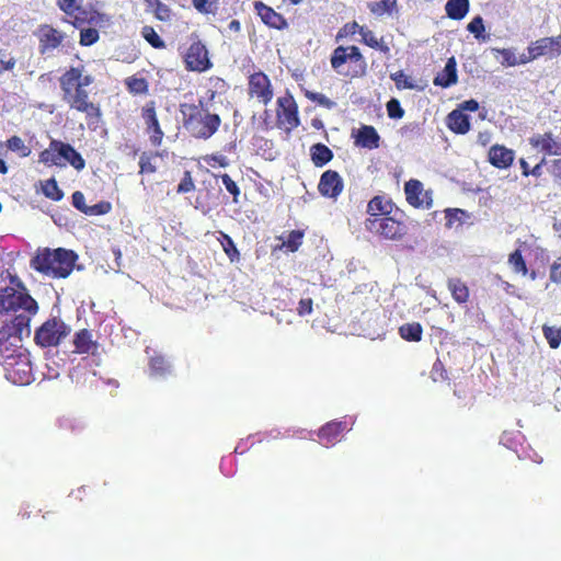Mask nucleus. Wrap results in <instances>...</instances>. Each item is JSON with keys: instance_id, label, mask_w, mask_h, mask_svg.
<instances>
[{"instance_id": "f257e3e1", "label": "nucleus", "mask_w": 561, "mask_h": 561, "mask_svg": "<svg viewBox=\"0 0 561 561\" xmlns=\"http://www.w3.org/2000/svg\"><path fill=\"white\" fill-rule=\"evenodd\" d=\"M61 100L71 111L85 115L89 127H96L102 118L100 105L90 98L88 87L94 83V77L84 73L82 65L70 67L59 77Z\"/></svg>"}, {"instance_id": "f03ea898", "label": "nucleus", "mask_w": 561, "mask_h": 561, "mask_svg": "<svg viewBox=\"0 0 561 561\" xmlns=\"http://www.w3.org/2000/svg\"><path fill=\"white\" fill-rule=\"evenodd\" d=\"M9 285L0 289V314L12 316V329L20 336L30 334V322L37 314L38 305L18 275H8Z\"/></svg>"}, {"instance_id": "7ed1b4c3", "label": "nucleus", "mask_w": 561, "mask_h": 561, "mask_svg": "<svg viewBox=\"0 0 561 561\" xmlns=\"http://www.w3.org/2000/svg\"><path fill=\"white\" fill-rule=\"evenodd\" d=\"M78 257L73 250L44 248L36 251L30 266L46 277L66 278L71 275Z\"/></svg>"}, {"instance_id": "20e7f679", "label": "nucleus", "mask_w": 561, "mask_h": 561, "mask_svg": "<svg viewBox=\"0 0 561 561\" xmlns=\"http://www.w3.org/2000/svg\"><path fill=\"white\" fill-rule=\"evenodd\" d=\"M180 113L185 130L195 139H209L222 123L218 114L209 112L203 100L198 103H181Z\"/></svg>"}, {"instance_id": "39448f33", "label": "nucleus", "mask_w": 561, "mask_h": 561, "mask_svg": "<svg viewBox=\"0 0 561 561\" xmlns=\"http://www.w3.org/2000/svg\"><path fill=\"white\" fill-rule=\"evenodd\" d=\"M330 65L344 78H363L367 71L366 59L356 45H339L331 53Z\"/></svg>"}, {"instance_id": "423d86ee", "label": "nucleus", "mask_w": 561, "mask_h": 561, "mask_svg": "<svg viewBox=\"0 0 561 561\" xmlns=\"http://www.w3.org/2000/svg\"><path fill=\"white\" fill-rule=\"evenodd\" d=\"M38 161L49 167H65L68 163L78 171L84 168L81 153L76 151L71 145L56 139L50 140L49 147L38 154Z\"/></svg>"}, {"instance_id": "0eeeda50", "label": "nucleus", "mask_w": 561, "mask_h": 561, "mask_svg": "<svg viewBox=\"0 0 561 561\" xmlns=\"http://www.w3.org/2000/svg\"><path fill=\"white\" fill-rule=\"evenodd\" d=\"M69 334H71V327L64 319L51 317L36 329L34 341L41 347H57Z\"/></svg>"}, {"instance_id": "6e6552de", "label": "nucleus", "mask_w": 561, "mask_h": 561, "mask_svg": "<svg viewBox=\"0 0 561 561\" xmlns=\"http://www.w3.org/2000/svg\"><path fill=\"white\" fill-rule=\"evenodd\" d=\"M365 228L368 232L391 241L402 240L409 232L407 225L396 216L368 217Z\"/></svg>"}, {"instance_id": "1a4fd4ad", "label": "nucleus", "mask_w": 561, "mask_h": 561, "mask_svg": "<svg viewBox=\"0 0 561 561\" xmlns=\"http://www.w3.org/2000/svg\"><path fill=\"white\" fill-rule=\"evenodd\" d=\"M140 118L151 147L160 148L164 138V131L158 118L154 100H149L142 104L140 107Z\"/></svg>"}, {"instance_id": "9d476101", "label": "nucleus", "mask_w": 561, "mask_h": 561, "mask_svg": "<svg viewBox=\"0 0 561 561\" xmlns=\"http://www.w3.org/2000/svg\"><path fill=\"white\" fill-rule=\"evenodd\" d=\"M5 378L13 385H30L34 380L28 355L19 353L9 356L4 363Z\"/></svg>"}, {"instance_id": "9b49d317", "label": "nucleus", "mask_w": 561, "mask_h": 561, "mask_svg": "<svg viewBox=\"0 0 561 561\" xmlns=\"http://www.w3.org/2000/svg\"><path fill=\"white\" fill-rule=\"evenodd\" d=\"M300 124L298 104L291 95L277 99L276 125L286 133L298 128Z\"/></svg>"}, {"instance_id": "f8f14e48", "label": "nucleus", "mask_w": 561, "mask_h": 561, "mask_svg": "<svg viewBox=\"0 0 561 561\" xmlns=\"http://www.w3.org/2000/svg\"><path fill=\"white\" fill-rule=\"evenodd\" d=\"M526 50H528V55L522 58V64L530 62L539 58L553 59L561 54V34L534 41Z\"/></svg>"}, {"instance_id": "ddd939ff", "label": "nucleus", "mask_w": 561, "mask_h": 561, "mask_svg": "<svg viewBox=\"0 0 561 561\" xmlns=\"http://www.w3.org/2000/svg\"><path fill=\"white\" fill-rule=\"evenodd\" d=\"M34 35L37 39V49L42 56L49 55L62 46L67 37L65 32L50 24H41L36 27Z\"/></svg>"}, {"instance_id": "4468645a", "label": "nucleus", "mask_w": 561, "mask_h": 561, "mask_svg": "<svg viewBox=\"0 0 561 561\" xmlns=\"http://www.w3.org/2000/svg\"><path fill=\"white\" fill-rule=\"evenodd\" d=\"M184 64L186 70L195 72L207 71L214 66L207 46L198 38L193 39L188 45L184 54Z\"/></svg>"}, {"instance_id": "2eb2a0df", "label": "nucleus", "mask_w": 561, "mask_h": 561, "mask_svg": "<svg viewBox=\"0 0 561 561\" xmlns=\"http://www.w3.org/2000/svg\"><path fill=\"white\" fill-rule=\"evenodd\" d=\"M248 94L260 103L268 105L274 98L270 78L263 71H256L248 78Z\"/></svg>"}, {"instance_id": "dca6fc26", "label": "nucleus", "mask_w": 561, "mask_h": 561, "mask_svg": "<svg viewBox=\"0 0 561 561\" xmlns=\"http://www.w3.org/2000/svg\"><path fill=\"white\" fill-rule=\"evenodd\" d=\"M405 201L414 208L431 209L433 197L431 191H424L420 180H410L404 183Z\"/></svg>"}, {"instance_id": "f3484780", "label": "nucleus", "mask_w": 561, "mask_h": 561, "mask_svg": "<svg viewBox=\"0 0 561 561\" xmlns=\"http://www.w3.org/2000/svg\"><path fill=\"white\" fill-rule=\"evenodd\" d=\"M318 188L323 197L336 199L344 188L343 179L336 171L328 170L321 174Z\"/></svg>"}, {"instance_id": "a211bd4d", "label": "nucleus", "mask_w": 561, "mask_h": 561, "mask_svg": "<svg viewBox=\"0 0 561 561\" xmlns=\"http://www.w3.org/2000/svg\"><path fill=\"white\" fill-rule=\"evenodd\" d=\"M254 11L259 14L263 24L277 31L287 28V21L282 13H278L274 8L268 7L264 2L256 0L253 3Z\"/></svg>"}, {"instance_id": "6ab92c4d", "label": "nucleus", "mask_w": 561, "mask_h": 561, "mask_svg": "<svg viewBox=\"0 0 561 561\" xmlns=\"http://www.w3.org/2000/svg\"><path fill=\"white\" fill-rule=\"evenodd\" d=\"M73 354L96 355L99 343L91 330L83 328L73 334Z\"/></svg>"}, {"instance_id": "aec40b11", "label": "nucleus", "mask_w": 561, "mask_h": 561, "mask_svg": "<svg viewBox=\"0 0 561 561\" xmlns=\"http://www.w3.org/2000/svg\"><path fill=\"white\" fill-rule=\"evenodd\" d=\"M529 144L545 154L561 156V138H556L551 131L534 134Z\"/></svg>"}, {"instance_id": "412c9836", "label": "nucleus", "mask_w": 561, "mask_h": 561, "mask_svg": "<svg viewBox=\"0 0 561 561\" xmlns=\"http://www.w3.org/2000/svg\"><path fill=\"white\" fill-rule=\"evenodd\" d=\"M515 153L513 149L494 145L489 148L488 160L492 165L499 169L510 168L514 162Z\"/></svg>"}, {"instance_id": "4be33fe9", "label": "nucleus", "mask_w": 561, "mask_h": 561, "mask_svg": "<svg viewBox=\"0 0 561 561\" xmlns=\"http://www.w3.org/2000/svg\"><path fill=\"white\" fill-rule=\"evenodd\" d=\"M345 428V422L333 421L323 424L322 427L319 430L318 434L321 444L327 447H329L330 445H334L339 440L340 435L343 434Z\"/></svg>"}, {"instance_id": "5701e85b", "label": "nucleus", "mask_w": 561, "mask_h": 561, "mask_svg": "<svg viewBox=\"0 0 561 561\" xmlns=\"http://www.w3.org/2000/svg\"><path fill=\"white\" fill-rule=\"evenodd\" d=\"M356 145L362 148L375 149L380 146V135L374 126L364 125L358 128Z\"/></svg>"}, {"instance_id": "b1692460", "label": "nucleus", "mask_w": 561, "mask_h": 561, "mask_svg": "<svg viewBox=\"0 0 561 561\" xmlns=\"http://www.w3.org/2000/svg\"><path fill=\"white\" fill-rule=\"evenodd\" d=\"M447 288L451 298H454L458 305H465L470 300V288L467 287L466 283L461 278L449 277L447 280Z\"/></svg>"}, {"instance_id": "393cba45", "label": "nucleus", "mask_w": 561, "mask_h": 561, "mask_svg": "<svg viewBox=\"0 0 561 561\" xmlns=\"http://www.w3.org/2000/svg\"><path fill=\"white\" fill-rule=\"evenodd\" d=\"M447 126L457 135H465L470 130V118L461 110H454L447 115Z\"/></svg>"}, {"instance_id": "a878e982", "label": "nucleus", "mask_w": 561, "mask_h": 561, "mask_svg": "<svg viewBox=\"0 0 561 561\" xmlns=\"http://www.w3.org/2000/svg\"><path fill=\"white\" fill-rule=\"evenodd\" d=\"M457 83V64L455 57H449L447 60V64L445 66V69L436 75L434 78V84L442 87V88H448L451 84Z\"/></svg>"}, {"instance_id": "bb28decb", "label": "nucleus", "mask_w": 561, "mask_h": 561, "mask_svg": "<svg viewBox=\"0 0 561 561\" xmlns=\"http://www.w3.org/2000/svg\"><path fill=\"white\" fill-rule=\"evenodd\" d=\"M392 211V203L382 196H375L367 204L368 217H387Z\"/></svg>"}, {"instance_id": "cd10ccee", "label": "nucleus", "mask_w": 561, "mask_h": 561, "mask_svg": "<svg viewBox=\"0 0 561 561\" xmlns=\"http://www.w3.org/2000/svg\"><path fill=\"white\" fill-rule=\"evenodd\" d=\"M309 154H311V161L316 168L324 167L334 158V153L331 149L321 142L309 147Z\"/></svg>"}, {"instance_id": "c85d7f7f", "label": "nucleus", "mask_w": 561, "mask_h": 561, "mask_svg": "<svg viewBox=\"0 0 561 561\" xmlns=\"http://www.w3.org/2000/svg\"><path fill=\"white\" fill-rule=\"evenodd\" d=\"M445 8L450 20L461 21L470 9V2L468 0H448Z\"/></svg>"}, {"instance_id": "c756f323", "label": "nucleus", "mask_w": 561, "mask_h": 561, "mask_svg": "<svg viewBox=\"0 0 561 561\" xmlns=\"http://www.w3.org/2000/svg\"><path fill=\"white\" fill-rule=\"evenodd\" d=\"M75 12L72 15H67L70 18V23L76 28H80L85 24H91L96 21V12L95 11H89L81 5L75 7Z\"/></svg>"}, {"instance_id": "7c9ffc66", "label": "nucleus", "mask_w": 561, "mask_h": 561, "mask_svg": "<svg viewBox=\"0 0 561 561\" xmlns=\"http://www.w3.org/2000/svg\"><path fill=\"white\" fill-rule=\"evenodd\" d=\"M359 35L362 37V43L368 47L377 49L386 55L389 54L390 49L387 43L381 39L375 37L374 32L364 26V28H359Z\"/></svg>"}, {"instance_id": "2f4dec72", "label": "nucleus", "mask_w": 561, "mask_h": 561, "mask_svg": "<svg viewBox=\"0 0 561 561\" xmlns=\"http://www.w3.org/2000/svg\"><path fill=\"white\" fill-rule=\"evenodd\" d=\"M162 157L159 151H145L139 158V174H154L158 170L156 159Z\"/></svg>"}, {"instance_id": "473e14b6", "label": "nucleus", "mask_w": 561, "mask_h": 561, "mask_svg": "<svg viewBox=\"0 0 561 561\" xmlns=\"http://www.w3.org/2000/svg\"><path fill=\"white\" fill-rule=\"evenodd\" d=\"M125 85L133 95H148L149 93V83L144 77H128L125 79Z\"/></svg>"}, {"instance_id": "72a5a7b5", "label": "nucleus", "mask_w": 561, "mask_h": 561, "mask_svg": "<svg viewBox=\"0 0 561 561\" xmlns=\"http://www.w3.org/2000/svg\"><path fill=\"white\" fill-rule=\"evenodd\" d=\"M399 335L405 341L420 342L422 339V327L419 322L404 323L399 327Z\"/></svg>"}, {"instance_id": "f704fd0d", "label": "nucleus", "mask_w": 561, "mask_h": 561, "mask_svg": "<svg viewBox=\"0 0 561 561\" xmlns=\"http://www.w3.org/2000/svg\"><path fill=\"white\" fill-rule=\"evenodd\" d=\"M217 240H218L219 244L222 245V250H224L226 256H228L231 262H236L239 260V256H240L239 250L237 249V245L233 243V241L229 234H226L225 232L219 231V237L217 238Z\"/></svg>"}, {"instance_id": "c9c22d12", "label": "nucleus", "mask_w": 561, "mask_h": 561, "mask_svg": "<svg viewBox=\"0 0 561 561\" xmlns=\"http://www.w3.org/2000/svg\"><path fill=\"white\" fill-rule=\"evenodd\" d=\"M396 7L397 0H379L368 3V9H370V12L378 16L391 14Z\"/></svg>"}, {"instance_id": "e433bc0d", "label": "nucleus", "mask_w": 561, "mask_h": 561, "mask_svg": "<svg viewBox=\"0 0 561 561\" xmlns=\"http://www.w3.org/2000/svg\"><path fill=\"white\" fill-rule=\"evenodd\" d=\"M541 332H543L545 339L548 343V346L551 348H558L561 345V327H550L545 324L541 327Z\"/></svg>"}, {"instance_id": "4c0bfd02", "label": "nucleus", "mask_w": 561, "mask_h": 561, "mask_svg": "<svg viewBox=\"0 0 561 561\" xmlns=\"http://www.w3.org/2000/svg\"><path fill=\"white\" fill-rule=\"evenodd\" d=\"M7 148L20 154L21 158H26L31 154V149L18 135H13L7 140Z\"/></svg>"}, {"instance_id": "58836bf2", "label": "nucleus", "mask_w": 561, "mask_h": 561, "mask_svg": "<svg viewBox=\"0 0 561 561\" xmlns=\"http://www.w3.org/2000/svg\"><path fill=\"white\" fill-rule=\"evenodd\" d=\"M390 79L394 81L396 88L399 91L415 89V83L412 78L404 73L403 70H397L396 72L390 73Z\"/></svg>"}, {"instance_id": "ea45409f", "label": "nucleus", "mask_w": 561, "mask_h": 561, "mask_svg": "<svg viewBox=\"0 0 561 561\" xmlns=\"http://www.w3.org/2000/svg\"><path fill=\"white\" fill-rule=\"evenodd\" d=\"M508 264H510L511 268H513V271L516 274L526 276V274H527V266H526V262H525V259H524L523 253L520 252V250H516V251H514L513 253L510 254V256H508Z\"/></svg>"}, {"instance_id": "a19ab883", "label": "nucleus", "mask_w": 561, "mask_h": 561, "mask_svg": "<svg viewBox=\"0 0 561 561\" xmlns=\"http://www.w3.org/2000/svg\"><path fill=\"white\" fill-rule=\"evenodd\" d=\"M150 371L157 376H163L170 373V365L162 355H156L149 359Z\"/></svg>"}, {"instance_id": "79ce46f5", "label": "nucleus", "mask_w": 561, "mask_h": 561, "mask_svg": "<svg viewBox=\"0 0 561 561\" xmlns=\"http://www.w3.org/2000/svg\"><path fill=\"white\" fill-rule=\"evenodd\" d=\"M43 194L46 198L58 202L62 198V192L58 186L57 180L48 179L43 184Z\"/></svg>"}, {"instance_id": "37998d69", "label": "nucleus", "mask_w": 561, "mask_h": 561, "mask_svg": "<svg viewBox=\"0 0 561 561\" xmlns=\"http://www.w3.org/2000/svg\"><path fill=\"white\" fill-rule=\"evenodd\" d=\"M305 231L304 230H293L289 232L288 237L283 243V247L290 252L298 251L300 244L304 242Z\"/></svg>"}, {"instance_id": "c03bdc74", "label": "nucleus", "mask_w": 561, "mask_h": 561, "mask_svg": "<svg viewBox=\"0 0 561 561\" xmlns=\"http://www.w3.org/2000/svg\"><path fill=\"white\" fill-rule=\"evenodd\" d=\"M141 34H142V37H145V39H147V42L149 43L150 46H152L157 49L164 48L165 44H164L163 39L158 35V33L154 31L153 27H151V26L142 27Z\"/></svg>"}, {"instance_id": "a18cd8bd", "label": "nucleus", "mask_w": 561, "mask_h": 561, "mask_svg": "<svg viewBox=\"0 0 561 561\" xmlns=\"http://www.w3.org/2000/svg\"><path fill=\"white\" fill-rule=\"evenodd\" d=\"M305 96L309 101H312L313 103H316V104H318V105H320V106H322V107H324L327 110H332L336 105V103L334 101H331L325 95H323L322 93H319V92H313V91L306 90Z\"/></svg>"}, {"instance_id": "49530a36", "label": "nucleus", "mask_w": 561, "mask_h": 561, "mask_svg": "<svg viewBox=\"0 0 561 561\" xmlns=\"http://www.w3.org/2000/svg\"><path fill=\"white\" fill-rule=\"evenodd\" d=\"M219 179H221L222 184L229 194L232 196V202L238 203L239 202V195H240V188L236 181H233L229 174L222 173L219 175Z\"/></svg>"}, {"instance_id": "de8ad7c7", "label": "nucleus", "mask_w": 561, "mask_h": 561, "mask_svg": "<svg viewBox=\"0 0 561 561\" xmlns=\"http://www.w3.org/2000/svg\"><path fill=\"white\" fill-rule=\"evenodd\" d=\"M467 31H469V33H472L473 36H476V38L478 39H485L484 20H482L480 15L473 18L469 25H467Z\"/></svg>"}, {"instance_id": "09e8293b", "label": "nucleus", "mask_w": 561, "mask_h": 561, "mask_svg": "<svg viewBox=\"0 0 561 561\" xmlns=\"http://www.w3.org/2000/svg\"><path fill=\"white\" fill-rule=\"evenodd\" d=\"M431 377L434 382H442L448 380V373L446 366H444L440 359H435L432 367Z\"/></svg>"}, {"instance_id": "8fccbe9b", "label": "nucleus", "mask_w": 561, "mask_h": 561, "mask_svg": "<svg viewBox=\"0 0 561 561\" xmlns=\"http://www.w3.org/2000/svg\"><path fill=\"white\" fill-rule=\"evenodd\" d=\"M195 190V184L193 180V175L191 171H185L183 179L180 180V183L176 187V193L179 194H187L192 193Z\"/></svg>"}, {"instance_id": "3c124183", "label": "nucleus", "mask_w": 561, "mask_h": 561, "mask_svg": "<svg viewBox=\"0 0 561 561\" xmlns=\"http://www.w3.org/2000/svg\"><path fill=\"white\" fill-rule=\"evenodd\" d=\"M99 39V32L94 27L81 28L80 31V45L90 46Z\"/></svg>"}, {"instance_id": "603ef678", "label": "nucleus", "mask_w": 561, "mask_h": 561, "mask_svg": "<svg viewBox=\"0 0 561 561\" xmlns=\"http://www.w3.org/2000/svg\"><path fill=\"white\" fill-rule=\"evenodd\" d=\"M111 209H112L111 203L102 201L95 205L89 206L88 209L85 210V213H83V214L89 215V216H101V215H105V214L110 213Z\"/></svg>"}, {"instance_id": "864d4df0", "label": "nucleus", "mask_w": 561, "mask_h": 561, "mask_svg": "<svg viewBox=\"0 0 561 561\" xmlns=\"http://www.w3.org/2000/svg\"><path fill=\"white\" fill-rule=\"evenodd\" d=\"M387 113L390 118L400 119L404 116V110L397 99H390L387 103Z\"/></svg>"}, {"instance_id": "5fc2aeb1", "label": "nucleus", "mask_w": 561, "mask_h": 561, "mask_svg": "<svg viewBox=\"0 0 561 561\" xmlns=\"http://www.w3.org/2000/svg\"><path fill=\"white\" fill-rule=\"evenodd\" d=\"M359 28H363V26H359L356 21L346 23L344 26H342V28L339 30L335 39L339 41L346 36L355 35L359 33Z\"/></svg>"}, {"instance_id": "6e6d98bb", "label": "nucleus", "mask_w": 561, "mask_h": 561, "mask_svg": "<svg viewBox=\"0 0 561 561\" xmlns=\"http://www.w3.org/2000/svg\"><path fill=\"white\" fill-rule=\"evenodd\" d=\"M204 161H206V163L213 168H227L229 165V160L226 158V156L219 153L207 154L204 157Z\"/></svg>"}, {"instance_id": "4d7b16f0", "label": "nucleus", "mask_w": 561, "mask_h": 561, "mask_svg": "<svg viewBox=\"0 0 561 561\" xmlns=\"http://www.w3.org/2000/svg\"><path fill=\"white\" fill-rule=\"evenodd\" d=\"M446 213V227L450 229L456 222L461 224V215H463L462 209L458 208H447Z\"/></svg>"}, {"instance_id": "13d9d810", "label": "nucleus", "mask_w": 561, "mask_h": 561, "mask_svg": "<svg viewBox=\"0 0 561 561\" xmlns=\"http://www.w3.org/2000/svg\"><path fill=\"white\" fill-rule=\"evenodd\" d=\"M550 280L554 284H561V255L557 256L550 267Z\"/></svg>"}, {"instance_id": "bf43d9fd", "label": "nucleus", "mask_w": 561, "mask_h": 561, "mask_svg": "<svg viewBox=\"0 0 561 561\" xmlns=\"http://www.w3.org/2000/svg\"><path fill=\"white\" fill-rule=\"evenodd\" d=\"M78 1L79 0H57V7L66 15H72L75 8L80 5L77 3Z\"/></svg>"}, {"instance_id": "052dcab7", "label": "nucleus", "mask_w": 561, "mask_h": 561, "mask_svg": "<svg viewBox=\"0 0 561 561\" xmlns=\"http://www.w3.org/2000/svg\"><path fill=\"white\" fill-rule=\"evenodd\" d=\"M313 300L311 298H302L298 302L297 312L299 316L312 313Z\"/></svg>"}, {"instance_id": "680f3d73", "label": "nucleus", "mask_w": 561, "mask_h": 561, "mask_svg": "<svg viewBox=\"0 0 561 561\" xmlns=\"http://www.w3.org/2000/svg\"><path fill=\"white\" fill-rule=\"evenodd\" d=\"M72 206L78 210L84 213L88 209V205L84 203V195L82 192L72 193Z\"/></svg>"}, {"instance_id": "e2e57ef3", "label": "nucleus", "mask_w": 561, "mask_h": 561, "mask_svg": "<svg viewBox=\"0 0 561 561\" xmlns=\"http://www.w3.org/2000/svg\"><path fill=\"white\" fill-rule=\"evenodd\" d=\"M193 7L202 14L214 13L210 9L209 0H193Z\"/></svg>"}, {"instance_id": "0e129e2a", "label": "nucleus", "mask_w": 561, "mask_h": 561, "mask_svg": "<svg viewBox=\"0 0 561 561\" xmlns=\"http://www.w3.org/2000/svg\"><path fill=\"white\" fill-rule=\"evenodd\" d=\"M154 9V14H156V18L159 19L160 21H167L170 19V8L167 7L165 4L161 3L160 5L153 8Z\"/></svg>"}, {"instance_id": "69168bd1", "label": "nucleus", "mask_w": 561, "mask_h": 561, "mask_svg": "<svg viewBox=\"0 0 561 561\" xmlns=\"http://www.w3.org/2000/svg\"><path fill=\"white\" fill-rule=\"evenodd\" d=\"M479 110V103L477 100L470 99L461 103L460 110L458 111H470L476 112Z\"/></svg>"}, {"instance_id": "338daca9", "label": "nucleus", "mask_w": 561, "mask_h": 561, "mask_svg": "<svg viewBox=\"0 0 561 561\" xmlns=\"http://www.w3.org/2000/svg\"><path fill=\"white\" fill-rule=\"evenodd\" d=\"M14 66H15L14 57L0 60V69H2V71H11V70H13Z\"/></svg>"}, {"instance_id": "774afa93", "label": "nucleus", "mask_w": 561, "mask_h": 561, "mask_svg": "<svg viewBox=\"0 0 561 561\" xmlns=\"http://www.w3.org/2000/svg\"><path fill=\"white\" fill-rule=\"evenodd\" d=\"M546 160L541 159L539 163H537L535 167H533L529 171V176L534 178H540L542 174V165L545 164Z\"/></svg>"}]
</instances>
